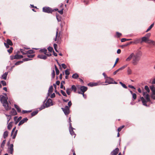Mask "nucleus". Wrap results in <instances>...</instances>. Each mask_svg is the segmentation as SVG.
I'll return each mask as SVG.
<instances>
[{
  "mask_svg": "<svg viewBox=\"0 0 155 155\" xmlns=\"http://www.w3.org/2000/svg\"><path fill=\"white\" fill-rule=\"evenodd\" d=\"M140 56L141 55L139 52L135 54L132 53L126 59V61L129 62L132 59V63L134 65H136L138 64Z\"/></svg>",
  "mask_w": 155,
  "mask_h": 155,
  "instance_id": "1",
  "label": "nucleus"
},
{
  "mask_svg": "<svg viewBox=\"0 0 155 155\" xmlns=\"http://www.w3.org/2000/svg\"><path fill=\"white\" fill-rule=\"evenodd\" d=\"M143 97H140L141 100L143 105L147 106V103L150 101L149 95L147 92H143Z\"/></svg>",
  "mask_w": 155,
  "mask_h": 155,
  "instance_id": "2",
  "label": "nucleus"
},
{
  "mask_svg": "<svg viewBox=\"0 0 155 155\" xmlns=\"http://www.w3.org/2000/svg\"><path fill=\"white\" fill-rule=\"evenodd\" d=\"M61 109L65 115H68L70 113V109L68 106H66L64 108H61Z\"/></svg>",
  "mask_w": 155,
  "mask_h": 155,
  "instance_id": "3",
  "label": "nucleus"
},
{
  "mask_svg": "<svg viewBox=\"0 0 155 155\" xmlns=\"http://www.w3.org/2000/svg\"><path fill=\"white\" fill-rule=\"evenodd\" d=\"M72 127L71 123H70L69 124V131L70 134L72 136H74V138L75 137V134L73 131V129H74Z\"/></svg>",
  "mask_w": 155,
  "mask_h": 155,
  "instance_id": "4",
  "label": "nucleus"
},
{
  "mask_svg": "<svg viewBox=\"0 0 155 155\" xmlns=\"http://www.w3.org/2000/svg\"><path fill=\"white\" fill-rule=\"evenodd\" d=\"M46 107H49L53 105V103L51 100L50 99H48L46 103L45 104Z\"/></svg>",
  "mask_w": 155,
  "mask_h": 155,
  "instance_id": "5",
  "label": "nucleus"
},
{
  "mask_svg": "<svg viewBox=\"0 0 155 155\" xmlns=\"http://www.w3.org/2000/svg\"><path fill=\"white\" fill-rule=\"evenodd\" d=\"M43 11L45 12L48 13H51L53 11L49 7H43Z\"/></svg>",
  "mask_w": 155,
  "mask_h": 155,
  "instance_id": "6",
  "label": "nucleus"
},
{
  "mask_svg": "<svg viewBox=\"0 0 155 155\" xmlns=\"http://www.w3.org/2000/svg\"><path fill=\"white\" fill-rule=\"evenodd\" d=\"M3 106L4 107L5 110L7 111L9 110L11 108V106H9L8 102L2 103Z\"/></svg>",
  "mask_w": 155,
  "mask_h": 155,
  "instance_id": "7",
  "label": "nucleus"
},
{
  "mask_svg": "<svg viewBox=\"0 0 155 155\" xmlns=\"http://www.w3.org/2000/svg\"><path fill=\"white\" fill-rule=\"evenodd\" d=\"M8 98L7 97H5L3 95H1L0 96V101L2 103L4 102H8Z\"/></svg>",
  "mask_w": 155,
  "mask_h": 155,
  "instance_id": "8",
  "label": "nucleus"
},
{
  "mask_svg": "<svg viewBox=\"0 0 155 155\" xmlns=\"http://www.w3.org/2000/svg\"><path fill=\"white\" fill-rule=\"evenodd\" d=\"M113 80L112 78H110V77H108L106 79V81L105 83H108V84H111L113 83Z\"/></svg>",
  "mask_w": 155,
  "mask_h": 155,
  "instance_id": "9",
  "label": "nucleus"
},
{
  "mask_svg": "<svg viewBox=\"0 0 155 155\" xmlns=\"http://www.w3.org/2000/svg\"><path fill=\"white\" fill-rule=\"evenodd\" d=\"M58 29H57L56 32V35L55 36V38L54 39V40L55 41H57V42H58V41L59 40L60 37V33L59 34H58Z\"/></svg>",
  "mask_w": 155,
  "mask_h": 155,
  "instance_id": "10",
  "label": "nucleus"
},
{
  "mask_svg": "<svg viewBox=\"0 0 155 155\" xmlns=\"http://www.w3.org/2000/svg\"><path fill=\"white\" fill-rule=\"evenodd\" d=\"M119 150V149L118 148H117L111 152V155H116L118 153Z\"/></svg>",
  "mask_w": 155,
  "mask_h": 155,
  "instance_id": "11",
  "label": "nucleus"
},
{
  "mask_svg": "<svg viewBox=\"0 0 155 155\" xmlns=\"http://www.w3.org/2000/svg\"><path fill=\"white\" fill-rule=\"evenodd\" d=\"M21 117H19L18 118L17 117H14V120L15 121V124H17V123L20 121V120L21 119Z\"/></svg>",
  "mask_w": 155,
  "mask_h": 155,
  "instance_id": "12",
  "label": "nucleus"
},
{
  "mask_svg": "<svg viewBox=\"0 0 155 155\" xmlns=\"http://www.w3.org/2000/svg\"><path fill=\"white\" fill-rule=\"evenodd\" d=\"M28 120V119L26 117L23 118L22 120L20 121L18 124V126H20L23 124L25 122H26Z\"/></svg>",
  "mask_w": 155,
  "mask_h": 155,
  "instance_id": "13",
  "label": "nucleus"
},
{
  "mask_svg": "<svg viewBox=\"0 0 155 155\" xmlns=\"http://www.w3.org/2000/svg\"><path fill=\"white\" fill-rule=\"evenodd\" d=\"M13 144L10 145L9 147L8 148L9 152L11 154H12L13 151Z\"/></svg>",
  "mask_w": 155,
  "mask_h": 155,
  "instance_id": "14",
  "label": "nucleus"
},
{
  "mask_svg": "<svg viewBox=\"0 0 155 155\" xmlns=\"http://www.w3.org/2000/svg\"><path fill=\"white\" fill-rule=\"evenodd\" d=\"M53 87L52 86H51L50 87L48 91V92L47 94L48 96H49L51 94H52L53 92Z\"/></svg>",
  "mask_w": 155,
  "mask_h": 155,
  "instance_id": "15",
  "label": "nucleus"
},
{
  "mask_svg": "<svg viewBox=\"0 0 155 155\" xmlns=\"http://www.w3.org/2000/svg\"><path fill=\"white\" fill-rule=\"evenodd\" d=\"M8 74V72H6L2 75L1 77L0 78L2 79H3L4 80H6L7 79V76Z\"/></svg>",
  "mask_w": 155,
  "mask_h": 155,
  "instance_id": "16",
  "label": "nucleus"
},
{
  "mask_svg": "<svg viewBox=\"0 0 155 155\" xmlns=\"http://www.w3.org/2000/svg\"><path fill=\"white\" fill-rule=\"evenodd\" d=\"M38 58L44 60H45L47 58V57H46V56L43 54L38 55Z\"/></svg>",
  "mask_w": 155,
  "mask_h": 155,
  "instance_id": "17",
  "label": "nucleus"
},
{
  "mask_svg": "<svg viewBox=\"0 0 155 155\" xmlns=\"http://www.w3.org/2000/svg\"><path fill=\"white\" fill-rule=\"evenodd\" d=\"M80 89L82 92H84L87 90V88L86 87L83 86H81Z\"/></svg>",
  "mask_w": 155,
  "mask_h": 155,
  "instance_id": "18",
  "label": "nucleus"
},
{
  "mask_svg": "<svg viewBox=\"0 0 155 155\" xmlns=\"http://www.w3.org/2000/svg\"><path fill=\"white\" fill-rule=\"evenodd\" d=\"M10 113L11 115H14L17 114L14 108L12 109Z\"/></svg>",
  "mask_w": 155,
  "mask_h": 155,
  "instance_id": "19",
  "label": "nucleus"
},
{
  "mask_svg": "<svg viewBox=\"0 0 155 155\" xmlns=\"http://www.w3.org/2000/svg\"><path fill=\"white\" fill-rule=\"evenodd\" d=\"M148 39V38L147 37H145V36L141 38V41H140V43H141L143 42L147 43Z\"/></svg>",
  "mask_w": 155,
  "mask_h": 155,
  "instance_id": "20",
  "label": "nucleus"
},
{
  "mask_svg": "<svg viewBox=\"0 0 155 155\" xmlns=\"http://www.w3.org/2000/svg\"><path fill=\"white\" fill-rule=\"evenodd\" d=\"M150 87L152 92V94H155V87L153 85H152L150 86Z\"/></svg>",
  "mask_w": 155,
  "mask_h": 155,
  "instance_id": "21",
  "label": "nucleus"
},
{
  "mask_svg": "<svg viewBox=\"0 0 155 155\" xmlns=\"http://www.w3.org/2000/svg\"><path fill=\"white\" fill-rule=\"evenodd\" d=\"M98 85L97 83H90L88 84V85L90 87L96 86Z\"/></svg>",
  "mask_w": 155,
  "mask_h": 155,
  "instance_id": "22",
  "label": "nucleus"
},
{
  "mask_svg": "<svg viewBox=\"0 0 155 155\" xmlns=\"http://www.w3.org/2000/svg\"><path fill=\"white\" fill-rule=\"evenodd\" d=\"M40 52H43L45 54H46L47 50L45 48H44L43 49H41L40 50Z\"/></svg>",
  "mask_w": 155,
  "mask_h": 155,
  "instance_id": "23",
  "label": "nucleus"
},
{
  "mask_svg": "<svg viewBox=\"0 0 155 155\" xmlns=\"http://www.w3.org/2000/svg\"><path fill=\"white\" fill-rule=\"evenodd\" d=\"M14 106L15 107L16 109L18 112H20L21 111V109L18 105L16 104H15Z\"/></svg>",
  "mask_w": 155,
  "mask_h": 155,
  "instance_id": "24",
  "label": "nucleus"
},
{
  "mask_svg": "<svg viewBox=\"0 0 155 155\" xmlns=\"http://www.w3.org/2000/svg\"><path fill=\"white\" fill-rule=\"evenodd\" d=\"M140 41V39H135L133 41V44H137L139 43Z\"/></svg>",
  "mask_w": 155,
  "mask_h": 155,
  "instance_id": "25",
  "label": "nucleus"
},
{
  "mask_svg": "<svg viewBox=\"0 0 155 155\" xmlns=\"http://www.w3.org/2000/svg\"><path fill=\"white\" fill-rule=\"evenodd\" d=\"M20 51L23 54H27V51L24 49H20Z\"/></svg>",
  "mask_w": 155,
  "mask_h": 155,
  "instance_id": "26",
  "label": "nucleus"
},
{
  "mask_svg": "<svg viewBox=\"0 0 155 155\" xmlns=\"http://www.w3.org/2000/svg\"><path fill=\"white\" fill-rule=\"evenodd\" d=\"M154 25V23H153L152 24H151L147 28L146 31V32H148L149 31H150L151 28Z\"/></svg>",
  "mask_w": 155,
  "mask_h": 155,
  "instance_id": "27",
  "label": "nucleus"
},
{
  "mask_svg": "<svg viewBox=\"0 0 155 155\" xmlns=\"http://www.w3.org/2000/svg\"><path fill=\"white\" fill-rule=\"evenodd\" d=\"M38 112V110H36L33 112L32 113H31V115L32 116H34L36 114H37Z\"/></svg>",
  "mask_w": 155,
  "mask_h": 155,
  "instance_id": "28",
  "label": "nucleus"
},
{
  "mask_svg": "<svg viewBox=\"0 0 155 155\" xmlns=\"http://www.w3.org/2000/svg\"><path fill=\"white\" fill-rule=\"evenodd\" d=\"M8 132L6 131H5L4 133L3 134V137L4 138H6V137L8 136Z\"/></svg>",
  "mask_w": 155,
  "mask_h": 155,
  "instance_id": "29",
  "label": "nucleus"
},
{
  "mask_svg": "<svg viewBox=\"0 0 155 155\" xmlns=\"http://www.w3.org/2000/svg\"><path fill=\"white\" fill-rule=\"evenodd\" d=\"M78 77L79 76L77 73H75L73 75L72 78L74 79H77Z\"/></svg>",
  "mask_w": 155,
  "mask_h": 155,
  "instance_id": "30",
  "label": "nucleus"
},
{
  "mask_svg": "<svg viewBox=\"0 0 155 155\" xmlns=\"http://www.w3.org/2000/svg\"><path fill=\"white\" fill-rule=\"evenodd\" d=\"M12 127V122H10L9 123L7 126V128L8 130H10L11 129Z\"/></svg>",
  "mask_w": 155,
  "mask_h": 155,
  "instance_id": "31",
  "label": "nucleus"
},
{
  "mask_svg": "<svg viewBox=\"0 0 155 155\" xmlns=\"http://www.w3.org/2000/svg\"><path fill=\"white\" fill-rule=\"evenodd\" d=\"M7 43L10 45H12L13 44L11 41L9 39H7Z\"/></svg>",
  "mask_w": 155,
  "mask_h": 155,
  "instance_id": "32",
  "label": "nucleus"
},
{
  "mask_svg": "<svg viewBox=\"0 0 155 155\" xmlns=\"http://www.w3.org/2000/svg\"><path fill=\"white\" fill-rule=\"evenodd\" d=\"M71 89L72 90L74 91L75 92L77 91V88L74 85H72L71 87Z\"/></svg>",
  "mask_w": 155,
  "mask_h": 155,
  "instance_id": "33",
  "label": "nucleus"
},
{
  "mask_svg": "<svg viewBox=\"0 0 155 155\" xmlns=\"http://www.w3.org/2000/svg\"><path fill=\"white\" fill-rule=\"evenodd\" d=\"M127 72L128 74H130L132 73V70L129 68H128Z\"/></svg>",
  "mask_w": 155,
  "mask_h": 155,
  "instance_id": "34",
  "label": "nucleus"
},
{
  "mask_svg": "<svg viewBox=\"0 0 155 155\" xmlns=\"http://www.w3.org/2000/svg\"><path fill=\"white\" fill-rule=\"evenodd\" d=\"M66 93L68 95H69L71 93V89L69 88H67Z\"/></svg>",
  "mask_w": 155,
  "mask_h": 155,
  "instance_id": "35",
  "label": "nucleus"
},
{
  "mask_svg": "<svg viewBox=\"0 0 155 155\" xmlns=\"http://www.w3.org/2000/svg\"><path fill=\"white\" fill-rule=\"evenodd\" d=\"M65 73L66 75H68L70 74L69 69H67L65 71Z\"/></svg>",
  "mask_w": 155,
  "mask_h": 155,
  "instance_id": "36",
  "label": "nucleus"
},
{
  "mask_svg": "<svg viewBox=\"0 0 155 155\" xmlns=\"http://www.w3.org/2000/svg\"><path fill=\"white\" fill-rule=\"evenodd\" d=\"M144 88L145 90L147 91V92L148 93H149L150 91V89L147 86H145L144 87Z\"/></svg>",
  "mask_w": 155,
  "mask_h": 155,
  "instance_id": "37",
  "label": "nucleus"
},
{
  "mask_svg": "<svg viewBox=\"0 0 155 155\" xmlns=\"http://www.w3.org/2000/svg\"><path fill=\"white\" fill-rule=\"evenodd\" d=\"M15 56H17V58H16V59H20L23 58V56L22 55L16 54Z\"/></svg>",
  "mask_w": 155,
  "mask_h": 155,
  "instance_id": "38",
  "label": "nucleus"
},
{
  "mask_svg": "<svg viewBox=\"0 0 155 155\" xmlns=\"http://www.w3.org/2000/svg\"><path fill=\"white\" fill-rule=\"evenodd\" d=\"M17 131H18V130H16L15 131L14 134H13V135L12 137L13 139H14L15 138L16 136V135L17 134Z\"/></svg>",
  "mask_w": 155,
  "mask_h": 155,
  "instance_id": "39",
  "label": "nucleus"
},
{
  "mask_svg": "<svg viewBox=\"0 0 155 155\" xmlns=\"http://www.w3.org/2000/svg\"><path fill=\"white\" fill-rule=\"evenodd\" d=\"M34 52V51L33 50H31L28 51H27V54H32Z\"/></svg>",
  "mask_w": 155,
  "mask_h": 155,
  "instance_id": "40",
  "label": "nucleus"
},
{
  "mask_svg": "<svg viewBox=\"0 0 155 155\" xmlns=\"http://www.w3.org/2000/svg\"><path fill=\"white\" fill-rule=\"evenodd\" d=\"M23 62V61H18L17 62L15 63V65H17L20 64L21 63H22Z\"/></svg>",
  "mask_w": 155,
  "mask_h": 155,
  "instance_id": "41",
  "label": "nucleus"
},
{
  "mask_svg": "<svg viewBox=\"0 0 155 155\" xmlns=\"http://www.w3.org/2000/svg\"><path fill=\"white\" fill-rule=\"evenodd\" d=\"M131 40V39H127L125 38H123L121 39V41L122 42H123L125 41H129V40Z\"/></svg>",
  "mask_w": 155,
  "mask_h": 155,
  "instance_id": "42",
  "label": "nucleus"
},
{
  "mask_svg": "<svg viewBox=\"0 0 155 155\" xmlns=\"http://www.w3.org/2000/svg\"><path fill=\"white\" fill-rule=\"evenodd\" d=\"M5 140H4L1 143V147L2 148H3L5 146Z\"/></svg>",
  "mask_w": 155,
  "mask_h": 155,
  "instance_id": "43",
  "label": "nucleus"
},
{
  "mask_svg": "<svg viewBox=\"0 0 155 155\" xmlns=\"http://www.w3.org/2000/svg\"><path fill=\"white\" fill-rule=\"evenodd\" d=\"M120 84L124 88H127V86L124 84H123L121 82H120Z\"/></svg>",
  "mask_w": 155,
  "mask_h": 155,
  "instance_id": "44",
  "label": "nucleus"
},
{
  "mask_svg": "<svg viewBox=\"0 0 155 155\" xmlns=\"http://www.w3.org/2000/svg\"><path fill=\"white\" fill-rule=\"evenodd\" d=\"M17 56H11L10 57V59L11 60H12L14 59H16L17 58Z\"/></svg>",
  "mask_w": 155,
  "mask_h": 155,
  "instance_id": "45",
  "label": "nucleus"
},
{
  "mask_svg": "<svg viewBox=\"0 0 155 155\" xmlns=\"http://www.w3.org/2000/svg\"><path fill=\"white\" fill-rule=\"evenodd\" d=\"M132 97L134 99V100H135L137 98V95L135 93H133L132 94Z\"/></svg>",
  "mask_w": 155,
  "mask_h": 155,
  "instance_id": "46",
  "label": "nucleus"
},
{
  "mask_svg": "<svg viewBox=\"0 0 155 155\" xmlns=\"http://www.w3.org/2000/svg\"><path fill=\"white\" fill-rule=\"evenodd\" d=\"M124 125H123L121 126V127H119L117 129V131L119 132L120 131L121 129L123 128L124 127Z\"/></svg>",
  "mask_w": 155,
  "mask_h": 155,
  "instance_id": "47",
  "label": "nucleus"
},
{
  "mask_svg": "<svg viewBox=\"0 0 155 155\" xmlns=\"http://www.w3.org/2000/svg\"><path fill=\"white\" fill-rule=\"evenodd\" d=\"M61 94L64 96L65 97L67 96V95L65 93L63 90H61Z\"/></svg>",
  "mask_w": 155,
  "mask_h": 155,
  "instance_id": "48",
  "label": "nucleus"
},
{
  "mask_svg": "<svg viewBox=\"0 0 155 155\" xmlns=\"http://www.w3.org/2000/svg\"><path fill=\"white\" fill-rule=\"evenodd\" d=\"M27 56L29 58H33L34 57V55H31L30 54H27Z\"/></svg>",
  "mask_w": 155,
  "mask_h": 155,
  "instance_id": "49",
  "label": "nucleus"
},
{
  "mask_svg": "<svg viewBox=\"0 0 155 155\" xmlns=\"http://www.w3.org/2000/svg\"><path fill=\"white\" fill-rule=\"evenodd\" d=\"M1 83L2 84V85L3 86H5L6 85V82L5 81H1Z\"/></svg>",
  "mask_w": 155,
  "mask_h": 155,
  "instance_id": "50",
  "label": "nucleus"
},
{
  "mask_svg": "<svg viewBox=\"0 0 155 155\" xmlns=\"http://www.w3.org/2000/svg\"><path fill=\"white\" fill-rule=\"evenodd\" d=\"M48 49L49 51L50 52H51L53 50V48L51 47H49L48 48Z\"/></svg>",
  "mask_w": 155,
  "mask_h": 155,
  "instance_id": "51",
  "label": "nucleus"
},
{
  "mask_svg": "<svg viewBox=\"0 0 155 155\" xmlns=\"http://www.w3.org/2000/svg\"><path fill=\"white\" fill-rule=\"evenodd\" d=\"M116 34V35L117 37H120L121 35V33H119L118 32H117Z\"/></svg>",
  "mask_w": 155,
  "mask_h": 155,
  "instance_id": "52",
  "label": "nucleus"
},
{
  "mask_svg": "<svg viewBox=\"0 0 155 155\" xmlns=\"http://www.w3.org/2000/svg\"><path fill=\"white\" fill-rule=\"evenodd\" d=\"M45 108V107L44 106V105H42L40 107V108H39V109L40 110H42V109H44Z\"/></svg>",
  "mask_w": 155,
  "mask_h": 155,
  "instance_id": "53",
  "label": "nucleus"
},
{
  "mask_svg": "<svg viewBox=\"0 0 155 155\" xmlns=\"http://www.w3.org/2000/svg\"><path fill=\"white\" fill-rule=\"evenodd\" d=\"M52 76V78H54L55 75V72L54 70H53L51 74Z\"/></svg>",
  "mask_w": 155,
  "mask_h": 155,
  "instance_id": "54",
  "label": "nucleus"
},
{
  "mask_svg": "<svg viewBox=\"0 0 155 155\" xmlns=\"http://www.w3.org/2000/svg\"><path fill=\"white\" fill-rule=\"evenodd\" d=\"M31 59H30L29 58H24L23 59V61H28L31 60Z\"/></svg>",
  "mask_w": 155,
  "mask_h": 155,
  "instance_id": "55",
  "label": "nucleus"
},
{
  "mask_svg": "<svg viewBox=\"0 0 155 155\" xmlns=\"http://www.w3.org/2000/svg\"><path fill=\"white\" fill-rule=\"evenodd\" d=\"M150 33H148L146 35L145 37H147L148 38H149V37L150 36Z\"/></svg>",
  "mask_w": 155,
  "mask_h": 155,
  "instance_id": "56",
  "label": "nucleus"
},
{
  "mask_svg": "<svg viewBox=\"0 0 155 155\" xmlns=\"http://www.w3.org/2000/svg\"><path fill=\"white\" fill-rule=\"evenodd\" d=\"M61 66L64 69H66L67 68L66 65L64 64H61Z\"/></svg>",
  "mask_w": 155,
  "mask_h": 155,
  "instance_id": "57",
  "label": "nucleus"
},
{
  "mask_svg": "<svg viewBox=\"0 0 155 155\" xmlns=\"http://www.w3.org/2000/svg\"><path fill=\"white\" fill-rule=\"evenodd\" d=\"M153 41L148 39L147 43L149 44H151L152 43V41Z\"/></svg>",
  "mask_w": 155,
  "mask_h": 155,
  "instance_id": "58",
  "label": "nucleus"
},
{
  "mask_svg": "<svg viewBox=\"0 0 155 155\" xmlns=\"http://www.w3.org/2000/svg\"><path fill=\"white\" fill-rule=\"evenodd\" d=\"M55 95L54 93H53L52 94L51 96L50 97L51 98H53L55 97Z\"/></svg>",
  "mask_w": 155,
  "mask_h": 155,
  "instance_id": "59",
  "label": "nucleus"
},
{
  "mask_svg": "<svg viewBox=\"0 0 155 155\" xmlns=\"http://www.w3.org/2000/svg\"><path fill=\"white\" fill-rule=\"evenodd\" d=\"M13 49V48L12 47L11 48H10L8 50V51L9 53H11L12 52V50Z\"/></svg>",
  "mask_w": 155,
  "mask_h": 155,
  "instance_id": "60",
  "label": "nucleus"
},
{
  "mask_svg": "<svg viewBox=\"0 0 155 155\" xmlns=\"http://www.w3.org/2000/svg\"><path fill=\"white\" fill-rule=\"evenodd\" d=\"M16 129V127H14L12 129V131L11 132V135L12 136L14 132V131Z\"/></svg>",
  "mask_w": 155,
  "mask_h": 155,
  "instance_id": "61",
  "label": "nucleus"
},
{
  "mask_svg": "<svg viewBox=\"0 0 155 155\" xmlns=\"http://www.w3.org/2000/svg\"><path fill=\"white\" fill-rule=\"evenodd\" d=\"M68 105L69 108L72 105V103L71 102V101H70L68 102Z\"/></svg>",
  "mask_w": 155,
  "mask_h": 155,
  "instance_id": "62",
  "label": "nucleus"
},
{
  "mask_svg": "<svg viewBox=\"0 0 155 155\" xmlns=\"http://www.w3.org/2000/svg\"><path fill=\"white\" fill-rule=\"evenodd\" d=\"M4 45H5V46L7 48H9V45H8V44H7L6 43H4Z\"/></svg>",
  "mask_w": 155,
  "mask_h": 155,
  "instance_id": "63",
  "label": "nucleus"
},
{
  "mask_svg": "<svg viewBox=\"0 0 155 155\" xmlns=\"http://www.w3.org/2000/svg\"><path fill=\"white\" fill-rule=\"evenodd\" d=\"M151 97L153 99L155 100V94H151Z\"/></svg>",
  "mask_w": 155,
  "mask_h": 155,
  "instance_id": "64",
  "label": "nucleus"
}]
</instances>
